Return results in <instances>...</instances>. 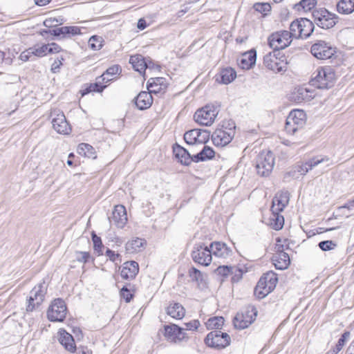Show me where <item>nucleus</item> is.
Here are the masks:
<instances>
[{
	"instance_id": "1",
	"label": "nucleus",
	"mask_w": 354,
	"mask_h": 354,
	"mask_svg": "<svg viewBox=\"0 0 354 354\" xmlns=\"http://www.w3.org/2000/svg\"><path fill=\"white\" fill-rule=\"evenodd\" d=\"M314 74L315 75L310 81L313 86L319 89H328L334 86L335 73L332 67H319Z\"/></svg>"
},
{
	"instance_id": "2",
	"label": "nucleus",
	"mask_w": 354,
	"mask_h": 354,
	"mask_svg": "<svg viewBox=\"0 0 354 354\" xmlns=\"http://www.w3.org/2000/svg\"><path fill=\"white\" fill-rule=\"evenodd\" d=\"M287 64L285 55L279 50L270 52L263 57L264 66L276 73L286 71Z\"/></svg>"
},
{
	"instance_id": "3",
	"label": "nucleus",
	"mask_w": 354,
	"mask_h": 354,
	"mask_svg": "<svg viewBox=\"0 0 354 354\" xmlns=\"http://www.w3.org/2000/svg\"><path fill=\"white\" fill-rule=\"evenodd\" d=\"M219 105L209 104L196 111L194 115V120L201 125L210 126L219 112Z\"/></svg>"
},
{
	"instance_id": "4",
	"label": "nucleus",
	"mask_w": 354,
	"mask_h": 354,
	"mask_svg": "<svg viewBox=\"0 0 354 354\" xmlns=\"http://www.w3.org/2000/svg\"><path fill=\"white\" fill-rule=\"evenodd\" d=\"M306 115L302 110H293L290 112L288 115L286 124L285 130L287 133L294 135L298 131L303 129L306 124Z\"/></svg>"
},
{
	"instance_id": "5",
	"label": "nucleus",
	"mask_w": 354,
	"mask_h": 354,
	"mask_svg": "<svg viewBox=\"0 0 354 354\" xmlns=\"http://www.w3.org/2000/svg\"><path fill=\"white\" fill-rule=\"evenodd\" d=\"M293 37L307 39L313 32L315 25L313 22L306 18H300L293 21L290 25Z\"/></svg>"
},
{
	"instance_id": "6",
	"label": "nucleus",
	"mask_w": 354,
	"mask_h": 354,
	"mask_svg": "<svg viewBox=\"0 0 354 354\" xmlns=\"http://www.w3.org/2000/svg\"><path fill=\"white\" fill-rule=\"evenodd\" d=\"M293 35L292 31L280 30L272 33L268 39V44L273 50H279L288 47L292 42Z\"/></svg>"
},
{
	"instance_id": "7",
	"label": "nucleus",
	"mask_w": 354,
	"mask_h": 354,
	"mask_svg": "<svg viewBox=\"0 0 354 354\" xmlns=\"http://www.w3.org/2000/svg\"><path fill=\"white\" fill-rule=\"evenodd\" d=\"M274 165V154L270 151H262L256 161V169L261 176H268L271 173Z\"/></svg>"
},
{
	"instance_id": "8",
	"label": "nucleus",
	"mask_w": 354,
	"mask_h": 354,
	"mask_svg": "<svg viewBox=\"0 0 354 354\" xmlns=\"http://www.w3.org/2000/svg\"><path fill=\"white\" fill-rule=\"evenodd\" d=\"M231 339L230 335L219 330H214L209 333L205 338V344L211 348L221 349L230 345Z\"/></svg>"
},
{
	"instance_id": "9",
	"label": "nucleus",
	"mask_w": 354,
	"mask_h": 354,
	"mask_svg": "<svg viewBox=\"0 0 354 354\" xmlns=\"http://www.w3.org/2000/svg\"><path fill=\"white\" fill-rule=\"evenodd\" d=\"M314 22L323 29L333 28L337 23V16L326 9L315 10L313 12Z\"/></svg>"
},
{
	"instance_id": "10",
	"label": "nucleus",
	"mask_w": 354,
	"mask_h": 354,
	"mask_svg": "<svg viewBox=\"0 0 354 354\" xmlns=\"http://www.w3.org/2000/svg\"><path fill=\"white\" fill-rule=\"evenodd\" d=\"M66 313L67 308L64 301L58 298L55 299L49 306L47 317L50 322H63Z\"/></svg>"
},
{
	"instance_id": "11",
	"label": "nucleus",
	"mask_w": 354,
	"mask_h": 354,
	"mask_svg": "<svg viewBox=\"0 0 354 354\" xmlns=\"http://www.w3.org/2000/svg\"><path fill=\"white\" fill-rule=\"evenodd\" d=\"M212 250L203 243L195 244L192 252V257L195 263L204 266H209L212 262Z\"/></svg>"
},
{
	"instance_id": "12",
	"label": "nucleus",
	"mask_w": 354,
	"mask_h": 354,
	"mask_svg": "<svg viewBox=\"0 0 354 354\" xmlns=\"http://www.w3.org/2000/svg\"><path fill=\"white\" fill-rule=\"evenodd\" d=\"M50 117L53 127L58 133L68 135L71 133V127L62 111L54 109L50 113Z\"/></svg>"
},
{
	"instance_id": "13",
	"label": "nucleus",
	"mask_w": 354,
	"mask_h": 354,
	"mask_svg": "<svg viewBox=\"0 0 354 354\" xmlns=\"http://www.w3.org/2000/svg\"><path fill=\"white\" fill-rule=\"evenodd\" d=\"M310 52L317 59H328L335 54L336 50L335 48L332 47L324 41L320 40L312 45Z\"/></svg>"
},
{
	"instance_id": "14",
	"label": "nucleus",
	"mask_w": 354,
	"mask_h": 354,
	"mask_svg": "<svg viewBox=\"0 0 354 354\" xmlns=\"http://www.w3.org/2000/svg\"><path fill=\"white\" fill-rule=\"evenodd\" d=\"M322 162H327V167L332 165V162L328 156H315L306 162L297 165L293 172H298L301 175H305L309 170H311L313 167Z\"/></svg>"
},
{
	"instance_id": "15",
	"label": "nucleus",
	"mask_w": 354,
	"mask_h": 354,
	"mask_svg": "<svg viewBox=\"0 0 354 354\" xmlns=\"http://www.w3.org/2000/svg\"><path fill=\"white\" fill-rule=\"evenodd\" d=\"M165 337L167 341L174 343H180L187 339L183 328L176 324L165 326Z\"/></svg>"
},
{
	"instance_id": "16",
	"label": "nucleus",
	"mask_w": 354,
	"mask_h": 354,
	"mask_svg": "<svg viewBox=\"0 0 354 354\" xmlns=\"http://www.w3.org/2000/svg\"><path fill=\"white\" fill-rule=\"evenodd\" d=\"M129 63L135 71L140 74H145L147 68H152L155 64L152 62L149 57L145 58L141 55H135L131 56Z\"/></svg>"
},
{
	"instance_id": "17",
	"label": "nucleus",
	"mask_w": 354,
	"mask_h": 354,
	"mask_svg": "<svg viewBox=\"0 0 354 354\" xmlns=\"http://www.w3.org/2000/svg\"><path fill=\"white\" fill-rule=\"evenodd\" d=\"M111 223H113L118 228H123L127 222V211L122 205H115L112 216L109 217Z\"/></svg>"
},
{
	"instance_id": "18",
	"label": "nucleus",
	"mask_w": 354,
	"mask_h": 354,
	"mask_svg": "<svg viewBox=\"0 0 354 354\" xmlns=\"http://www.w3.org/2000/svg\"><path fill=\"white\" fill-rule=\"evenodd\" d=\"M234 135V132H228L223 129H218L212 134V140L215 146L224 147L232 141Z\"/></svg>"
},
{
	"instance_id": "19",
	"label": "nucleus",
	"mask_w": 354,
	"mask_h": 354,
	"mask_svg": "<svg viewBox=\"0 0 354 354\" xmlns=\"http://www.w3.org/2000/svg\"><path fill=\"white\" fill-rule=\"evenodd\" d=\"M290 201V193L288 191H281L276 194L272 199L271 211L283 212L288 205Z\"/></svg>"
},
{
	"instance_id": "20",
	"label": "nucleus",
	"mask_w": 354,
	"mask_h": 354,
	"mask_svg": "<svg viewBox=\"0 0 354 354\" xmlns=\"http://www.w3.org/2000/svg\"><path fill=\"white\" fill-rule=\"evenodd\" d=\"M138 272V263L135 261H130L123 263L120 274L124 279L132 280L135 279Z\"/></svg>"
},
{
	"instance_id": "21",
	"label": "nucleus",
	"mask_w": 354,
	"mask_h": 354,
	"mask_svg": "<svg viewBox=\"0 0 354 354\" xmlns=\"http://www.w3.org/2000/svg\"><path fill=\"white\" fill-rule=\"evenodd\" d=\"M236 77L235 70L231 67L222 68L218 73L215 75V81L220 84H228L232 82Z\"/></svg>"
},
{
	"instance_id": "22",
	"label": "nucleus",
	"mask_w": 354,
	"mask_h": 354,
	"mask_svg": "<svg viewBox=\"0 0 354 354\" xmlns=\"http://www.w3.org/2000/svg\"><path fill=\"white\" fill-rule=\"evenodd\" d=\"M173 151L182 165H189L192 162H194V155H190L187 149L178 144L174 146Z\"/></svg>"
},
{
	"instance_id": "23",
	"label": "nucleus",
	"mask_w": 354,
	"mask_h": 354,
	"mask_svg": "<svg viewBox=\"0 0 354 354\" xmlns=\"http://www.w3.org/2000/svg\"><path fill=\"white\" fill-rule=\"evenodd\" d=\"M51 34L57 37H71L81 34V29L77 26H62L53 29Z\"/></svg>"
},
{
	"instance_id": "24",
	"label": "nucleus",
	"mask_w": 354,
	"mask_h": 354,
	"mask_svg": "<svg viewBox=\"0 0 354 354\" xmlns=\"http://www.w3.org/2000/svg\"><path fill=\"white\" fill-rule=\"evenodd\" d=\"M153 103V97L150 93L141 91L136 97V104L140 110L149 108Z\"/></svg>"
},
{
	"instance_id": "25",
	"label": "nucleus",
	"mask_w": 354,
	"mask_h": 354,
	"mask_svg": "<svg viewBox=\"0 0 354 354\" xmlns=\"http://www.w3.org/2000/svg\"><path fill=\"white\" fill-rule=\"evenodd\" d=\"M212 253L221 258H227L232 252V250L227 245L222 242H214L210 244Z\"/></svg>"
},
{
	"instance_id": "26",
	"label": "nucleus",
	"mask_w": 354,
	"mask_h": 354,
	"mask_svg": "<svg viewBox=\"0 0 354 354\" xmlns=\"http://www.w3.org/2000/svg\"><path fill=\"white\" fill-rule=\"evenodd\" d=\"M311 97L312 95L310 91L304 87L295 88L290 96V100L297 103L309 100Z\"/></svg>"
},
{
	"instance_id": "27",
	"label": "nucleus",
	"mask_w": 354,
	"mask_h": 354,
	"mask_svg": "<svg viewBox=\"0 0 354 354\" xmlns=\"http://www.w3.org/2000/svg\"><path fill=\"white\" fill-rule=\"evenodd\" d=\"M272 260L275 268L278 270H285L288 268L290 263L289 255L286 252H279L274 254L272 258Z\"/></svg>"
},
{
	"instance_id": "28",
	"label": "nucleus",
	"mask_w": 354,
	"mask_h": 354,
	"mask_svg": "<svg viewBox=\"0 0 354 354\" xmlns=\"http://www.w3.org/2000/svg\"><path fill=\"white\" fill-rule=\"evenodd\" d=\"M59 341L66 350L71 353H74L76 350L74 339L68 333L63 330L60 332Z\"/></svg>"
},
{
	"instance_id": "29",
	"label": "nucleus",
	"mask_w": 354,
	"mask_h": 354,
	"mask_svg": "<svg viewBox=\"0 0 354 354\" xmlns=\"http://www.w3.org/2000/svg\"><path fill=\"white\" fill-rule=\"evenodd\" d=\"M167 313L172 318L181 319L185 315V310L180 304L173 302L167 308Z\"/></svg>"
},
{
	"instance_id": "30",
	"label": "nucleus",
	"mask_w": 354,
	"mask_h": 354,
	"mask_svg": "<svg viewBox=\"0 0 354 354\" xmlns=\"http://www.w3.org/2000/svg\"><path fill=\"white\" fill-rule=\"evenodd\" d=\"M47 292V286L45 282L39 283L36 285L29 292L30 297H32L35 300H38L43 303Z\"/></svg>"
},
{
	"instance_id": "31",
	"label": "nucleus",
	"mask_w": 354,
	"mask_h": 354,
	"mask_svg": "<svg viewBox=\"0 0 354 354\" xmlns=\"http://www.w3.org/2000/svg\"><path fill=\"white\" fill-rule=\"evenodd\" d=\"M153 86H158V88H152L151 91L154 93H158L164 91L167 86V83L164 77H151L147 82V88H153Z\"/></svg>"
},
{
	"instance_id": "32",
	"label": "nucleus",
	"mask_w": 354,
	"mask_h": 354,
	"mask_svg": "<svg viewBox=\"0 0 354 354\" xmlns=\"http://www.w3.org/2000/svg\"><path fill=\"white\" fill-rule=\"evenodd\" d=\"M215 152L208 146H204L203 149L197 154L194 155V162H199L210 160L214 157Z\"/></svg>"
},
{
	"instance_id": "33",
	"label": "nucleus",
	"mask_w": 354,
	"mask_h": 354,
	"mask_svg": "<svg viewBox=\"0 0 354 354\" xmlns=\"http://www.w3.org/2000/svg\"><path fill=\"white\" fill-rule=\"evenodd\" d=\"M146 244V241L140 238H136L131 241H129L125 245L126 250L129 253H135L140 252L144 245Z\"/></svg>"
},
{
	"instance_id": "34",
	"label": "nucleus",
	"mask_w": 354,
	"mask_h": 354,
	"mask_svg": "<svg viewBox=\"0 0 354 354\" xmlns=\"http://www.w3.org/2000/svg\"><path fill=\"white\" fill-rule=\"evenodd\" d=\"M281 212L272 211L269 219V225L275 230H279L283 228L284 225V218L280 214Z\"/></svg>"
},
{
	"instance_id": "35",
	"label": "nucleus",
	"mask_w": 354,
	"mask_h": 354,
	"mask_svg": "<svg viewBox=\"0 0 354 354\" xmlns=\"http://www.w3.org/2000/svg\"><path fill=\"white\" fill-rule=\"evenodd\" d=\"M268 287H269V283L264 279H260L254 290V295L258 299L264 298L272 292L268 290Z\"/></svg>"
},
{
	"instance_id": "36",
	"label": "nucleus",
	"mask_w": 354,
	"mask_h": 354,
	"mask_svg": "<svg viewBox=\"0 0 354 354\" xmlns=\"http://www.w3.org/2000/svg\"><path fill=\"white\" fill-rule=\"evenodd\" d=\"M339 13L349 15L354 12V0H340L337 4Z\"/></svg>"
},
{
	"instance_id": "37",
	"label": "nucleus",
	"mask_w": 354,
	"mask_h": 354,
	"mask_svg": "<svg viewBox=\"0 0 354 354\" xmlns=\"http://www.w3.org/2000/svg\"><path fill=\"white\" fill-rule=\"evenodd\" d=\"M257 315V308L252 304H248L245 312V328H248L255 321Z\"/></svg>"
},
{
	"instance_id": "38",
	"label": "nucleus",
	"mask_w": 354,
	"mask_h": 354,
	"mask_svg": "<svg viewBox=\"0 0 354 354\" xmlns=\"http://www.w3.org/2000/svg\"><path fill=\"white\" fill-rule=\"evenodd\" d=\"M96 82L90 84L82 91V95L88 94L91 92L100 93L106 88V85H102V83L105 82L102 81V78H100V76L98 77L96 79Z\"/></svg>"
},
{
	"instance_id": "39",
	"label": "nucleus",
	"mask_w": 354,
	"mask_h": 354,
	"mask_svg": "<svg viewBox=\"0 0 354 354\" xmlns=\"http://www.w3.org/2000/svg\"><path fill=\"white\" fill-rule=\"evenodd\" d=\"M121 72V68L119 65H113L106 69V71L100 76L102 81L106 83L115 79V75Z\"/></svg>"
},
{
	"instance_id": "40",
	"label": "nucleus",
	"mask_w": 354,
	"mask_h": 354,
	"mask_svg": "<svg viewBox=\"0 0 354 354\" xmlns=\"http://www.w3.org/2000/svg\"><path fill=\"white\" fill-rule=\"evenodd\" d=\"M317 2V0H301L293 6V8L299 12L301 10L308 12L315 8Z\"/></svg>"
},
{
	"instance_id": "41",
	"label": "nucleus",
	"mask_w": 354,
	"mask_h": 354,
	"mask_svg": "<svg viewBox=\"0 0 354 354\" xmlns=\"http://www.w3.org/2000/svg\"><path fill=\"white\" fill-rule=\"evenodd\" d=\"M225 319L223 317H213L209 318L205 322V326L208 330H219L224 324Z\"/></svg>"
},
{
	"instance_id": "42",
	"label": "nucleus",
	"mask_w": 354,
	"mask_h": 354,
	"mask_svg": "<svg viewBox=\"0 0 354 354\" xmlns=\"http://www.w3.org/2000/svg\"><path fill=\"white\" fill-rule=\"evenodd\" d=\"M188 275L192 281L196 282L198 286L203 285L205 282V277L206 275L194 267L189 270Z\"/></svg>"
},
{
	"instance_id": "43",
	"label": "nucleus",
	"mask_w": 354,
	"mask_h": 354,
	"mask_svg": "<svg viewBox=\"0 0 354 354\" xmlns=\"http://www.w3.org/2000/svg\"><path fill=\"white\" fill-rule=\"evenodd\" d=\"M257 62V50L254 48L245 52V65L247 66L245 69L252 68Z\"/></svg>"
},
{
	"instance_id": "44",
	"label": "nucleus",
	"mask_w": 354,
	"mask_h": 354,
	"mask_svg": "<svg viewBox=\"0 0 354 354\" xmlns=\"http://www.w3.org/2000/svg\"><path fill=\"white\" fill-rule=\"evenodd\" d=\"M260 279H264L269 283V287H268L269 291L274 290L278 281L277 274L272 271L266 272Z\"/></svg>"
},
{
	"instance_id": "45",
	"label": "nucleus",
	"mask_w": 354,
	"mask_h": 354,
	"mask_svg": "<svg viewBox=\"0 0 354 354\" xmlns=\"http://www.w3.org/2000/svg\"><path fill=\"white\" fill-rule=\"evenodd\" d=\"M255 11L262 14L263 17L268 16L271 12V6L268 3H255L253 5Z\"/></svg>"
},
{
	"instance_id": "46",
	"label": "nucleus",
	"mask_w": 354,
	"mask_h": 354,
	"mask_svg": "<svg viewBox=\"0 0 354 354\" xmlns=\"http://www.w3.org/2000/svg\"><path fill=\"white\" fill-rule=\"evenodd\" d=\"M350 331H345L343 333L337 344L332 350L333 354H337L342 349L346 342L350 338Z\"/></svg>"
},
{
	"instance_id": "47",
	"label": "nucleus",
	"mask_w": 354,
	"mask_h": 354,
	"mask_svg": "<svg viewBox=\"0 0 354 354\" xmlns=\"http://www.w3.org/2000/svg\"><path fill=\"white\" fill-rule=\"evenodd\" d=\"M42 302L35 300L32 297L28 296L26 299V311L27 313L32 312L39 309Z\"/></svg>"
},
{
	"instance_id": "48",
	"label": "nucleus",
	"mask_w": 354,
	"mask_h": 354,
	"mask_svg": "<svg viewBox=\"0 0 354 354\" xmlns=\"http://www.w3.org/2000/svg\"><path fill=\"white\" fill-rule=\"evenodd\" d=\"M198 129L187 131L184 134V140L188 145L197 144Z\"/></svg>"
},
{
	"instance_id": "49",
	"label": "nucleus",
	"mask_w": 354,
	"mask_h": 354,
	"mask_svg": "<svg viewBox=\"0 0 354 354\" xmlns=\"http://www.w3.org/2000/svg\"><path fill=\"white\" fill-rule=\"evenodd\" d=\"M78 153L85 156L91 157L93 154V148L86 143H81L78 146Z\"/></svg>"
},
{
	"instance_id": "50",
	"label": "nucleus",
	"mask_w": 354,
	"mask_h": 354,
	"mask_svg": "<svg viewBox=\"0 0 354 354\" xmlns=\"http://www.w3.org/2000/svg\"><path fill=\"white\" fill-rule=\"evenodd\" d=\"M197 134L198 135L197 137V144H205L209 140L210 136L209 131L198 129Z\"/></svg>"
},
{
	"instance_id": "51",
	"label": "nucleus",
	"mask_w": 354,
	"mask_h": 354,
	"mask_svg": "<svg viewBox=\"0 0 354 354\" xmlns=\"http://www.w3.org/2000/svg\"><path fill=\"white\" fill-rule=\"evenodd\" d=\"M234 327L236 329H243V313L239 311L232 319Z\"/></svg>"
},
{
	"instance_id": "52",
	"label": "nucleus",
	"mask_w": 354,
	"mask_h": 354,
	"mask_svg": "<svg viewBox=\"0 0 354 354\" xmlns=\"http://www.w3.org/2000/svg\"><path fill=\"white\" fill-rule=\"evenodd\" d=\"M232 274V282L233 283H238L242 279L243 272L241 268L237 267H232V270L230 271V274Z\"/></svg>"
},
{
	"instance_id": "53",
	"label": "nucleus",
	"mask_w": 354,
	"mask_h": 354,
	"mask_svg": "<svg viewBox=\"0 0 354 354\" xmlns=\"http://www.w3.org/2000/svg\"><path fill=\"white\" fill-rule=\"evenodd\" d=\"M91 236L92 241L93 242L94 250L98 253V255L102 254V249L103 248V244L101 238L97 236L94 232H92Z\"/></svg>"
},
{
	"instance_id": "54",
	"label": "nucleus",
	"mask_w": 354,
	"mask_h": 354,
	"mask_svg": "<svg viewBox=\"0 0 354 354\" xmlns=\"http://www.w3.org/2000/svg\"><path fill=\"white\" fill-rule=\"evenodd\" d=\"M88 44L91 49L94 50H100L102 46L101 37L97 35L92 36L89 39Z\"/></svg>"
},
{
	"instance_id": "55",
	"label": "nucleus",
	"mask_w": 354,
	"mask_h": 354,
	"mask_svg": "<svg viewBox=\"0 0 354 354\" xmlns=\"http://www.w3.org/2000/svg\"><path fill=\"white\" fill-rule=\"evenodd\" d=\"M32 51H34L33 55L37 57H43L46 55L48 53V45H42L41 46H32L31 47Z\"/></svg>"
},
{
	"instance_id": "56",
	"label": "nucleus",
	"mask_w": 354,
	"mask_h": 354,
	"mask_svg": "<svg viewBox=\"0 0 354 354\" xmlns=\"http://www.w3.org/2000/svg\"><path fill=\"white\" fill-rule=\"evenodd\" d=\"M318 245L322 250L329 251L334 249L337 244L331 240H328L319 242Z\"/></svg>"
},
{
	"instance_id": "57",
	"label": "nucleus",
	"mask_w": 354,
	"mask_h": 354,
	"mask_svg": "<svg viewBox=\"0 0 354 354\" xmlns=\"http://www.w3.org/2000/svg\"><path fill=\"white\" fill-rule=\"evenodd\" d=\"M236 126L234 121L232 120H223L221 124V129L228 132H234Z\"/></svg>"
},
{
	"instance_id": "58",
	"label": "nucleus",
	"mask_w": 354,
	"mask_h": 354,
	"mask_svg": "<svg viewBox=\"0 0 354 354\" xmlns=\"http://www.w3.org/2000/svg\"><path fill=\"white\" fill-rule=\"evenodd\" d=\"M90 258V254L87 252H76L75 259L77 261L86 263Z\"/></svg>"
},
{
	"instance_id": "59",
	"label": "nucleus",
	"mask_w": 354,
	"mask_h": 354,
	"mask_svg": "<svg viewBox=\"0 0 354 354\" xmlns=\"http://www.w3.org/2000/svg\"><path fill=\"white\" fill-rule=\"evenodd\" d=\"M232 270V267H228L227 266H218L215 272L221 276L226 277L230 274V271Z\"/></svg>"
},
{
	"instance_id": "60",
	"label": "nucleus",
	"mask_w": 354,
	"mask_h": 354,
	"mask_svg": "<svg viewBox=\"0 0 354 354\" xmlns=\"http://www.w3.org/2000/svg\"><path fill=\"white\" fill-rule=\"evenodd\" d=\"M64 58L62 57H58L56 59H55L54 62L51 66V71L53 73H57L59 71L60 66L62 65V61Z\"/></svg>"
},
{
	"instance_id": "61",
	"label": "nucleus",
	"mask_w": 354,
	"mask_h": 354,
	"mask_svg": "<svg viewBox=\"0 0 354 354\" xmlns=\"http://www.w3.org/2000/svg\"><path fill=\"white\" fill-rule=\"evenodd\" d=\"M105 255L109 257L110 261L115 262L119 259L120 263L121 262V256L119 254L115 253L114 251L107 248L105 252Z\"/></svg>"
},
{
	"instance_id": "62",
	"label": "nucleus",
	"mask_w": 354,
	"mask_h": 354,
	"mask_svg": "<svg viewBox=\"0 0 354 354\" xmlns=\"http://www.w3.org/2000/svg\"><path fill=\"white\" fill-rule=\"evenodd\" d=\"M120 295L125 299L126 302H129L133 297V294L131 293L130 290L127 288V286H124L121 288Z\"/></svg>"
},
{
	"instance_id": "63",
	"label": "nucleus",
	"mask_w": 354,
	"mask_h": 354,
	"mask_svg": "<svg viewBox=\"0 0 354 354\" xmlns=\"http://www.w3.org/2000/svg\"><path fill=\"white\" fill-rule=\"evenodd\" d=\"M34 53V51H32L31 47L29 48L28 49L23 51L20 56H19V58L21 60L24 61V62H27L30 59V58L34 55H33Z\"/></svg>"
},
{
	"instance_id": "64",
	"label": "nucleus",
	"mask_w": 354,
	"mask_h": 354,
	"mask_svg": "<svg viewBox=\"0 0 354 354\" xmlns=\"http://www.w3.org/2000/svg\"><path fill=\"white\" fill-rule=\"evenodd\" d=\"M200 325V322L198 319H194L185 324L186 329L189 330H197Z\"/></svg>"
}]
</instances>
